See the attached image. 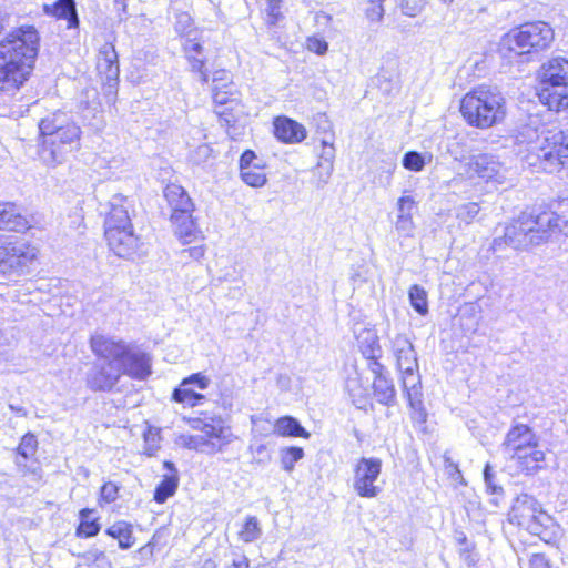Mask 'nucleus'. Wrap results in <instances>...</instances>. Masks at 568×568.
<instances>
[{
	"mask_svg": "<svg viewBox=\"0 0 568 568\" xmlns=\"http://www.w3.org/2000/svg\"><path fill=\"white\" fill-rule=\"evenodd\" d=\"M383 462L378 457H359L353 466V489L361 498H376L382 488L377 484Z\"/></svg>",
	"mask_w": 568,
	"mask_h": 568,
	"instance_id": "4468645a",
	"label": "nucleus"
},
{
	"mask_svg": "<svg viewBox=\"0 0 568 568\" xmlns=\"http://www.w3.org/2000/svg\"><path fill=\"white\" fill-rule=\"evenodd\" d=\"M384 1L385 0H367L364 8V17L369 24L382 22L384 18Z\"/></svg>",
	"mask_w": 568,
	"mask_h": 568,
	"instance_id": "e433bc0d",
	"label": "nucleus"
},
{
	"mask_svg": "<svg viewBox=\"0 0 568 568\" xmlns=\"http://www.w3.org/2000/svg\"><path fill=\"white\" fill-rule=\"evenodd\" d=\"M42 258L37 241L16 235L0 236V274L21 276L36 268Z\"/></svg>",
	"mask_w": 568,
	"mask_h": 568,
	"instance_id": "9d476101",
	"label": "nucleus"
},
{
	"mask_svg": "<svg viewBox=\"0 0 568 568\" xmlns=\"http://www.w3.org/2000/svg\"><path fill=\"white\" fill-rule=\"evenodd\" d=\"M266 8L264 11V22L267 27H275L282 19L283 0H264Z\"/></svg>",
	"mask_w": 568,
	"mask_h": 568,
	"instance_id": "c9c22d12",
	"label": "nucleus"
},
{
	"mask_svg": "<svg viewBox=\"0 0 568 568\" xmlns=\"http://www.w3.org/2000/svg\"><path fill=\"white\" fill-rule=\"evenodd\" d=\"M213 438L220 440L221 446H225L231 442L230 436L225 434L224 427L211 426V429L206 432V439L192 436L189 438L187 446L192 449L201 450L202 447L207 444L209 439Z\"/></svg>",
	"mask_w": 568,
	"mask_h": 568,
	"instance_id": "c756f323",
	"label": "nucleus"
},
{
	"mask_svg": "<svg viewBox=\"0 0 568 568\" xmlns=\"http://www.w3.org/2000/svg\"><path fill=\"white\" fill-rule=\"evenodd\" d=\"M163 466L170 470V474L164 475L161 481L156 485L153 493V500L156 504L165 503L172 497L179 487V474L171 462H164Z\"/></svg>",
	"mask_w": 568,
	"mask_h": 568,
	"instance_id": "bb28decb",
	"label": "nucleus"
},
{
	"mask_svg": "<svg viewBox=\"0 0 568 568\" xmlns=\"http://www.w3.org/2000/svg\"><path fill=\"white\" fill-rule=\"evenodd\" d=\"M42 10L47 16L57 20H65L69 29L79 26L74 0H57L52 4H44Z\"/></svg>",
	"mask_w": 568,
	"mask_h": 568,
	"instance_id": "a878e982",
	"label": "nucleus"
},
{
	"mask_svg": "<svg viewBox=\"0 0 568 568\" xmlns=\"http://www.w3.org/2000/svg\"><path fill=\"white\" fill-rule=\"evenodd\" d=\"M304 457V450L298 446H290L281 452V464L283 469L291 471L295 464Z\"/></svg>",
	"mask_w": 568,
	"mask_h": 568,
	"instance_id": "4c0bfd02",
	"label": "nucleus"
},
{
	"mask_svg": "<svg viewBox=\"0 0 568 568\" xmlns=\"http://www.w3.org/2000/svg\"><path fill=\"white\" fill-rule=\"evenodd\" d=\"M397 366L402 374V387L408 402V406L412 409V419L424 424L427 419V413L423 405L422 382L417 362L415 358H412V361L405 365L399 355L397 358Z\"/></svg>",
	"mask_w": 568,
	"mask_h": 568,
	"instance_id": "2eb2a0df",
	"label": "nucleus"
},
{
	"mask_svg": "<svg viewBox=\"0 0 568 568\" xmlns=\"http://www.w3.org/2000/svg\"><path fill=\"white\" fill-rule=\"evenodd\" d=\"M408 296L412 307L419 315H426L428 313L427 292L420 285H412L408 291Z\"/></svg>",
	"mask_w": 568,
	"mask_h": 568,
	"instance_id": "2f4dec72",
	"label": "nucleus"
},
{
	"mask_svg": "<svg viewBox=\"0 0 568 568\" xmlns=\"http://www.w3.org/2000/svg\"><path fill=\"white\" fill-rule=\"evenodd\" d=\"M528 568H554L545 552H534L528 558Z\"/></svg>",
	"mask_w": 568,
	"mask_h": 568,
	"instance_id": "79ce46f5",
	"label": "nucleus"
},
{
	"mask_svg": "<svg viewBox=\"0 0 568 568\" xmlns=\"http://www.w3.org/2000/svg\"><path fill=\"white\" fill-rule=\"evenodd\" d=\"M212 81L214 83L212 89L214 108L226 104L241 105L240 92L226 70L214 71Z\"/></svg>",
	"mask_w": 568,
	"mask_h": 568,
	"instance_id": "f3484780",
	"label": "nucleus"
},
{
	"mask_svg": "<svg viewBox=\"0 0 568 568\" xmlns=\"http://www.w3.org/2000/svg\"><path fill=\"white\" fill-rule=\"evenodd\" d=\"M372 392L377 402L385 406H392L396 400V390L392 378L387 375L385 367L379 372L373 371Z\"/></svg>",
	"mask_w": 568,
	"mask_h": 568,
	"instance_id": "b1692460",
	"label": "nucleus"
},
{
	"mask_svg": "<svg viewBox=\"0 0 568 568\" xmlns=\"http://www.w3.org/2000/svg\"><path fill=\"white\" fill-rule=\"evenodd\" d=\"M241 105H231L226 104L223 106L215 108V114L217 115L221 124L229 131L231 128H234L239 120V112Z\"/></svg>",
	"mask_w": 568,
	"mask_h": 568,
	"instance_id": "72a5a7b5",
	"label": "nucleus"
},
{
	"mask_svg": "<svg viewBox=\"0 0 568 568\" xmlns=\"http://www.w3.org/2000/svg\"><path fill=\"white\" fill-rule=\"evenodd\" d=\"M41 36L33 24H21L0 39V92L14 94L33 77Z\"/></svg>",
	"mask_w": 568,
	"mask_h": 568,
	"instance_id": "f03ea898",
	"label": "nucleus"
},
{
	"mask_svg": "<svg viewBox=\"0 0 568 568\" xmlns=\"http://www.w3.org/2000/svg\"><path fill=\"white\" fill-rule=\"evenodd\" d=\"M155 551H156V549H154L153 547H151L146 542L136 549V554L140 555L141 558L146 560V561H150V560L154 559Z\"/></svg>",
	"mask_w": 568,
	"mask_h": 568,
	"instance_id": "49530a36",
	"label": "nucleus"
},
{
	"mask_svg": "<svg viewBox=\"0 0 568 568\" xmlns=\"http://www.w3.org/2000/svg\"><path fill=\"white\" fill-rule=\"evenodd\" d=\"M203 242L204 239L202 241L199 240L194 242L196 245L183 250L182 253H186L187 256L192 260H200L201 257L204 256L205 253V245L203 244Z\"/></svg>",
	"mask_w": 568,
	"mask_h": 568,
	"instance_id": "a18cd8bd",
	"label": "nucleus"
},
{
	"mask_svg": "<svg viewBox=\"0 0 568 568\" xmlns=\"http://www.w3.org/2000/svg\"><path fill=\"white\" fill-rule=\"evenodd\" d=\"M146 544L153 547L154 549L159 550L164 545V542L162 541V530H155L152 534L151 538L146 541Z\"/></svg>",
	"mask_w": 568,
	"mask_h": 568,
	"instance_id": "09e8293b",
	"label": "nucleus"
},
{
	"mask_svg": "<svg viewBox=\"0 0 568 568\" xmlns=\"http://www.w3.org/2000/svg\"><path fill=\"white\" fill-rule=\"evenodd\" d=\"M88 343L98 361L85 377V385L93 393L112 392L124 375L143 381L152 373L150 356L121 338L94 333Z\"/></svg>",
	"mask_w": 568,
	"mask_h": 568,
	"instance_id": "f257e3e1",
	"label": "nucleus"
},
{
	"mask_svg": "<svg viewBox=\"0 0 568 568\" xmlns=\"http://www.w3.org/2000/svg\"><path fill=\"white\" fill-rule=\"evenodd\" d=\"M24 209L16 202H0V231L27 233L33 229Z\"/></svg>",
	"mask_w": 568,
	"mask_h": 568,
	"instance_id": "a211bd4d",
	"label": "nucleus"
},
{
	"mask_svg": "<svg viewBox=\"0 0 568 568\" xmlns=\"http://www.w3.org/2000/svg\"><path fill=\"white\" fill-rule=\"evenodd\" d=\"M554 28L546 21H526L509 29L499 42V51L508 58L538 55L551 48Z\"/></svg>",
	"mask_w": 568,
	"mask_h": 568,
	"instance_id": "0eeeda50",
	"label": "nucleus"
},
{
	"mask_svg": "<svg viewBox=\"0 0 568 568\" xmlns=\"http://www.w3.org/2000/svg\"><path fill=\"white\" fill-rule=\"evenodd\" d=\"M534 94L547 111L568 112V59L552 57L538 67Z\"/></svg>",
	"mask_w": 568,
	"mask_h": 568,
	"instance_id": "423d86ee",
	"label": "nucleus"
},
{
	"mask_svg": "<svg viewBox=\"0 0 568 568\" xmlns=\"http://www.w3.org/2000/svg\"><path fill=\"white\" fill-rule=\"evenodd\" d=\"M102 529L101 517L94 508L83 507L78 511V524L74 535L79 539L97 537Z\"/></svg>",
	"mask_w": 568,
	"mask_h": 568,
	"instance_id": "5701e85b",
	"label": "nucleus"
},
{
	"mask_svg": "<svg viewBox=\"0 0 568 568\" xmlns=\"http://www.w3.org/2000/svg\"><path fill=\"white\" fill-rule=\"evenodd\" d=\"M163 193L170 207V221L180 242L187 245L202 241L203 234L193 216L195 205L184 187L176 183H168Z\"/></svg>",
	"mask_w": 568,
	"mask_h": 568,
	"instance_id": "9b49d317",
	"label": "nucleus"
},
{
	"mask_svg": "<svg viewBox=\"0 0 568 568\" xmlns=\"http://www.w3.org/2000/svg\"><path fill=\"white\" fill-rule=\"evenodd\" d=\"M225 568H250V560L243 556L240 559L233 560V562Z\"/></svg>",
	"mask_w": 568,
	"mask_h": 568,
	"instance_id": "8fccbe9b",
	"label": "nucleus"
},
{
	"mask_svg": "<svg viewBox=\"0 0 568 568\" xmlns=\"http://www.w3.org/2000/svg\"><path fill=\"white\" fill-rule=\"evenodd\" d=\"M273 430L274 434L278 437H298L304 439H308L311 437V433L306 430L300 424V422L291 415L276 418L273 424Z\"/></svg>",
	"mask_w": 568,
	"mask_h": 568,
	"instance_id": "cd10ccee",
	"label": "nucleus"
},
{
	"mask_svg": "<svg viewBox=\"0 0 568 568\" xmlns=\"http://www.w3.org/2000/svg\"><path fill=\"white\" fill-rule=\"evenodd\" d=\"M402 164L408 171L419 172L425 168L426 161L419 152L408 151L404 154Z\"/></svg>",
	"mask_w": 568,
	"mask_h": 568,
	"instance_id": "58836bf2",
	"label": "nucleus"
},
{
	"mask_svg": "<svg viewBox=\"0 0 568 568\" xmlns=\"http://www.w3.org/2000/svg\"><path fill=\"white\" fill-rule=\"evenodd\" d=\"M485 475L486 476L488 475V467H486V469H485Z\"/></svg>",
	"mask_w": 568,
	"mask_h": 568,
	"instance_id": "6e6d98bb",
	"label": "nucleus"
},
{
	"mask_svg": "<svg viewBox=\"0 0 568 568\" xmlns=\"http://www.w3.org/2000/svg\"><path fill=\"white\" fill-rule=\"evenodd\" d=\"M305 47L310 52H313L317 55H324L328 50L327 42L323 38L316 36L306 38Z\"/></svg>",
	"mask_w": 568,
	"mask_h": 568,
	"instance_id": "a19ab883",
	"label": "nucleus"
},
{
	"mask_svg": "<svg viewBox=\"0 0 568 568\" xmlns=\"http://www.w3.org/2000/svg\"><path fill=\"white\" fill-rule=\"evenodd\" d=\"M362 355L367 361V366L371 372H373V371L379 372V369L384 367L379 363V358L382 357V348H381L377 339H374L372 343L367 344L362 349Z\"/></svg>",
	"mask_w": 568,
	"mask_h": 568,
	"instance_id": "f704fd0d",
	"label": "nucleus"
},
{
	"mask_svg": "<svg viewBox=\"0 0 568 568\" xmlns=\"http://www.w3.org/2000/svg\"><path fill=\"white\" fill-rule=\"evenodd\" d=\"M272 134L283 144H300L307 138V130L298 121L280 114L272 120Z\"/></svg>",
	"mask_w": 568,
	"mask_h": 568,
	"instance_id": "6ab92c4d",
	"label": "nucleus"
},
{
	"mask_svg": "<svg viewBox=\"0 0 568 568\" xmlns=\"http://www.w3.org/2000/svg\"><path fill=\"white\" fill-rule=\"evenodd\" d=\"M507 521L519 530L550 542L557 537L558 525L555 519L541 509L534 500L517 498L507 514Z\"/></svg>",
	"mask_w": 568,
	"mask_h": 568,
	"instance_id": "f8f14e48",
	"label": "nucleus"
},
{
	"mask_svg": "<svg viewBox=\"0 0 568 568\" xmlns=\"http://www.w3.org/2000/svg\"><path fill=\"white\" fill-rule=\"evenodd\" d=\"M104 534L118 542L120 550H129L136 544L133 524L124 519L115 520L109 525L104 529Z\"/></svg>",
	"mask_w": 568,
	"mask_h": 568,
	"instance_id": "393cba45",
	"label": "nucleus"
},
{
	"mask_svg": "<svg viewBox=\"0 0 568 568\" xmlns=\"http://www.w3.org/2000/svg\"><path fill=\"white\" fill-rule=\"evenodd\" d=\"M501 446L518 475L534 477L548 469L547 452L542 449L540 436L531 426L513 424L506 432Z\"/></svg>",
	"mask_w": 568,
	"mask_h": 568,
	"instance_id": "39448f33",
	"label": "nucleus"
},
{
	"mask_svg": "<svg viewBox=\"0 0 568 568\" xmlns=\"http://www.w3.org/2000/svg\"><path fill=\"white\" fill-rule=\"evenodd\" d=\"M120 497V485L115 481H104L98 494V505L104 507L114 504Z\"/></svg>",
	"mask_w": 568,
	"mask_h": 568,
	"instance_id": "473e14b6",
	"label": "nucleus"
},
{
	"mask_svg": "<svg viewBox=\"0 0 568 568\" xmlns=\"http://www.w3.org/2000/svg\"><path fill=\"white\" fill-rule=\"evenodd\" d=\"M560 227V217L548 207L532 209L523 212L514 219L507 226L503 236L505 242H511L521 235L526 236L532 233L542 237L544 234Z\"/></svg>",
	"mask_w": 568,
	"mask_h": 568,
	"instance_id": "ddd939ff",
	"label": "nucleus"
},
{
	"mask_svg": "<svg viewBox=\"0 0 568 568\" xmlns=\"http://www.w3.org/2000/svg\"><path fill=\"white\" fill-rule=\"evenodd\" d=\"M155 551H156V549H154L153 547H151L146 542L136 549V554L140 555L141 558L146 560V561H150V560L154 559Z\"/></svg>",
	"mask_w": 568,
	"mask_h": 568,
	"instance_id": "de8ad7c7",
	"label": "nucleus"
},
{
	"mask_svg": "<svg viewBox=\"0 0 568 568\" xmlns=\"http://www.w3.org/2000/svg\"><path fill=\"white\" fill-rule=\"evenodd\" d=\"M407 14L409 16H415V12L412 10V11H406Z\"/></svg>",
	"mask_w": 568,
	"mask_h": 568,
	"instance_id": "5fc2aeb1",
	"label": "nucleus"
},
{
	"mask_svg": "<svg viewBox=\"0 0 568 568\" xmlns=\"http://www.w3.org/2000/svg\"><path fill=\"white\" fill-rule=\"evenodd\" d=\"M525 160L537 171L560 172L568 165V128L541 131L527 144Z\"/></svg>",
	"mask_w": 568,
	"mask_h": 568,
	"instance_id": "6e6552de",
	"label": "nucleus"
},
{
	"mask_svg": "<svg viewBox=\"0 0 568 568\" xmlns=\"http://www.w3.org/2000/svg\"><path fill=\"white\" fill-rule=\"evenodd\" d=\"M250 453L253 459L258 464L266 463L271 459V454L268 452V447L266 444H257L250 446Z\"/></svg>",
	"mask_w": 568,
	"mask_h": 568,
	"instance_id": "37998d69",
	"label": "nucleus"
},
{
	"mask_svg": "<svg viewBox=\"0 0 568 568\" xmlns=\"http://www.w3.org/2000/svg\"><path fill=\"white\" fill-rule=\"evenodd\" d=\"M322 153L320 154L318 165L324 166L326 170H332L333 161L335 158V148H334V139L332 138L329 141L322 140Z\"/></svg>",
	"mask_w": 568,
	"mask_h": 568,
	"instance_id": "ea45409f",
	"label": "nucleus"
},
{
	"mask_svg": "<svg viewBox=\"0 0 568 568\" xmlns=\"http://www.w3.org/2000/svg\"><path fill=\"white\" fill-rule=\"evenodd\" d=\"M182 51L191 72L197 74L202 83H207L210 81V69L204 55V42L196 38L186 39L182 44Z\"/></svg>",
	"mask_w": 568,
	"mask_h": 568,
	"instance_id": "aec40b11",
	"label": "nucleus"
},
{
	"mask_svg": "<svg viewBox=\"0 0 568 568\" xmlns=\"http://www.w3.org/2000/svg\"><path fill=\"white\" fill-rule=\"evenodd\" d=\"M210 386V378L202 372L184 377L171 393V402L184 408L204 405L207 400L203 393Z\"/></svg>",
	"mask_w": 568,
	"mask_h": 568,
	"instance_id": "dca6fc26",
	"label": "nucleus"
},
{
	"mask_svg": "<svg viewBox=\"0 0 568 568\" xmlns=\"http://www.w3.org/2000/svg\"><path fill=\"white\" fill-rule=\"evenodd\" d=\"M9 408L18 416L26 417L28 415V410L24 407L9 405Z\"/></svg>",
	"mask_w": 568,
	"mask_h": 568,
	"instance_id": "3c124183",
	"label": "nucleus"
},
{
	"mask_svg": "<svg viewBox=\"0 0 568 568\" xmlns=\"http://www.w3.org/2000/svg\"><path fill=\"white\" fill-rule=\"evenodd\" d=\"M38 446L39 443L37 436L33 433L28 432L22 435L18 446L16 447V454L19 458H21V460L18 459L17 464L19 466H23L26 471H29L26 463L28 459H31L36 456Z\"/></svg>",
	"mask_w": 568,
	"mask_h": 568,
	"instance_id": "c85d7f7f",
	"label": "nucleus"
},
{
	"mask_svg": "<svg viewBox=\"0 0 568 568\" xmlns=\"http://www.w3.org/2000/svg\"><path fill=\"white\" fill-rule=\"evenodd\" d=\"M97 69L98 72L103 74L108 81H119L120 68L118 53L112 43L106 42L99 49L97 55Z\"/></svg>",
	"mask_w": 568,
	"mask_h": 568,
	"instance_id": "4be33fe9",
	"label": "nucleus"
},
{
	"mask_svg": "<svg viewBox=\"0 0 568 568\" xmlns=\"http://www.w3.org/2000/svg\"><path fill=\"white\" fill-rule=\"evenodd\" d=\"M4 29H6V17L0 12V34H2Z\"/></svg>",
	"mask_w": 568,
	"mask_h": 568,
	"instance_id": "603ef678",
	"label": "nucleus"
},
{
	"mask_svg": "<svg viewBox=\"0 0 568 568\" xmlns=\"http://www.w3.org/2000/svg\"><path fill=\"white\" fill-rule=\"evenodd\" d=\"M442 1H443L444 3H447V4H449V3H452V2H453V0H442Z\"/></svg>",
	"mask_w": 568,
	"mask_h": 568,
	"instance_id": "864d4df0",
	"label": "nucleus"
},
{
	"mask_svg": "<svg viewBox=\"0 0 568 568\" xmlns=\"http://www.w3.org/2000/svg\"><path fill=\"white\" fill-rule=\"evenodd\" d=\"M458 110L464 122L478 130L501 125L508 115L506 97L496 85L487 83L467 91L460 98Z\"/></svg>",
	"mask_w": 568,
	"mask_h": 568,
	"instance_id": "20e7f679",
	"label": "nucleus"
},
{
	"mask_svg": "<svg viewBox=\"0 0 568 568\" xmlns=\"http://www.w3.org/2000/svg\"><path fill=\"white\" fill-rule=\"evenodd\" d=\"M103 236L108 248L120 258H133L143 245L129 210L122 203L110 206L103 221Z\"/></svg>",
	"mask_w": 568,
	"mask_h": 568,
	"instance_id": "1a4fd4ad",
	"label": "nucleus"
},
{
	"mask_svg": "<svg viewBox=\"0 0 568 568\" xmlns=\"http://www.w3.org/2000/svg\"><path fill=\"white\" fill-rule=\"evenodd\" d=\"M38 129L40 153L50 164H60L81 150L83 131L67 111L55 110L41 118Z\"/></svg>",
	"mask_w": 568,
	"mask_h": 568,
	"instance_id": "7ed1b4c3",
	"label": "nucleus"
},
{
	"mask_svg": "<svg viewBox=\"0 0 568 568\" xmlns=\"http://www.w3.org/2000/svg\"><path fill=\"white\" fill-rule=\"evenodd\" d=\"M261 536V527L258 519L255 516H247L237 532L241 541L248 544L253 542Z\"/></svg>",
	"mask_w": 568,
	"mask_h": 568,
	"instance_id": "7c9ffc66",
	"label": "nucleus"
},
{
	"mask_svg": "<svg viewBox=\"0 0 568 568\" xmlns=\"http://www.w3.org/2000/svg\"><path fill=\"white\" fill-rule=\"evenodd\" d=\"M256 154L253 150H245L239 160L240 176L252 187H262L267 181L265 165L255 163Z\"/></svg>",
	"mask_w": 568,
	"mask_h": 568,
	"instance_id": "412c9836",
	"label": "nucleus"
},
{
	"mask_svg": "<svg viewBox=\"0 0 568 568\" xmlns=\"http://www.w3.org/2000/svg\"><path fill=\"white\" fill-rule=\"evenodd\" d=\"M416 202L413 196L405 195L400 196L397 202L398 210L400 212L399 217L410 219L412 210L415 207Z\"/></svg>",
	"mask_w": 568,
	"mask_h": 568,
	"instance_id": "c03bdc74",
	"label": "nucleus"
}]
</instances>
